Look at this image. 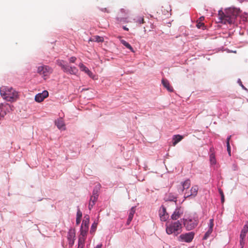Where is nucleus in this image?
<instances>
[{"mask_svg":"<svg viewBox=\"0 0 248 248\" xmlns=\"http://www.w3.org/2000/svg\"><path fill=\"white\" fill-rule=\"evenodd\" d=\"M239 14V10L236 8H230L226 9L225 12L219 10L218 13L219 22L225 24H233Z\"/></svg>","mask_w":248,"mask_h":248,"instance_id":"obj_1","label":"nucleus"},{"mask_svg":"<svg viewBox=\"0 0 248 248\" xmlns=\"http://www.w3.org/2000/svg\"><path fill=\"white\" fill-rule=\"evenodd\" d=\"M0 93L2 98L9 102H14L18 98V93L12 87L2 86L0 88Z\"/></svg>","mask_w":248,"mask_h":248,"instance_id":"obj_2","label":"nucleus"},{"mask_svg":"<svg viewBox=\"0 0 248 248\" xmlns=\"http://www.w3.org/2000/svg\"><path fill=\"white\" fill-rule=\"evenodd\" d=\"M182 232V224L179 221L171 222L166 227V232L168 234L173 233L177 235Z\"/></svg>","mask_w":248,"mask_h":248,"instance_id":"obj_3","label":"nucleus"},{"mask_svg":"<svg viewBox=\"0 0 248 248\" xmlns=\"http://www.w3.org/2000/svg\"><path fill=\"white\" fill-rule=\"evenodd\" d=\"M183 224L187 231H191L195 228L198 224L197 218L190 217L187 218L183 219Z\"/></svg>","mask_w":248,"mask_h":248,"instance_id":"obj_4","label":"nucleus"},{"mask_svg":"<svg viewBox=\"0 0 248 248\" xmlns=\"http://www.w3.org/2000/svg\"><path fill=\"white\" fill-rule=\"evenodd\" d=\"M195 233L193 232L181 234L178 237V239L182 242L190 243L193 239Z\"/></svg>","mask_w":248,"mask_h":248,"instance_id":"obj_5","label":"nucleus"},{"mask_svg":"<svg viewBox=\"0 0 248 248\" xmlns=\"http://www.w3.org/2000/svg\"><path fill=\"white\" fill-rule=\"evenodd\" d=\"M53 71L52 69L47 65H42L37 68V73L44 77L48 76Z\"/></svg>","mask_w":248,"mask_h":248,"instance_id":"obj_6","label":"nucleus"},{"mask_svg":"<svg viewBox=\"0 0 248 248\" xmlns=\"http://www.w3.org/2000/svg\"><path fill=\"white\" fill-rule=\"evenodd\" d=\"M89 222V217L86 219L83 220L80 228V234L79 237H85L88 231V224Z\"/></svg>","mask_w":248,"mask_h":248,"instance_id":"obj_7","label":"nucleus"},{"mask_svg":"<svg viewBox=\"0 0 248 248\" xmlns=\"http://www.w3.org/2000/svg\"><path fill=\"white\" fill-rule=\"evenodd\" d=\"M199 187L198 186H193L190 189V193L189 192H186L184 194V198L185 199L188 198H194L198 193Z\"/></svg>","mask_w":248,"mask_h":248,"instance_id":"obj_8","label":"nucleus"},{"mask_svg":"<svg viewBox=\"0 0 248 248\" xmlns=\"http://www.w3.org/2000/svg\"><path fill=\"white\" fill-rule=\"evenodd\" d=\"M184 210L181 207L176 208L171 216L173 220H177L183 214Z\"/></svg>","mask_w":248,"mask_h":248,"instance_id":"obj_9","label":"nucleus"},{"mask_svg":"<svg viewBox=\"0 0 248 248\" xmlns=\"http://www.w3.org/2000/svg\"><path fill=\"white\" fill-rule=\"evenodd\" d=\"M48 96V92L47 91H44L42 93H38L35 95V100L37 102H41Z\"/></svg>","mask_w":248,"mask_h":248,"instance_id":"obj_10","label":"nucleus"},{"mask_svg":"<svg viewBox=\"0 0 248 248\" xmlns=\"http://www.w3.org/2000/svg\"><path fill=\"white\" fill-rule=\"evenodd\" d=\"M159 216L162 221H165L169 218V215L166 212V208L162 206L159 210Z\"/></svg>","mask_w":248,"mask_h":248,"instance_id":"obj_11","label":"nucleus"},{"mask_svg":"<svg viewBox=\"0 0 248 248\" xmlns=\"http://www.w3.org/2000/svg\"><path fill=\"white\" fill-rule=\"evenodd\" d=\"M78 66L81 71L84 72L86 74H87L90 78L94 79V76L93 73L83 63H80L79 64Z\"/></svg>","mask_w":248,"mask_h":248,"instance_id":"obj_12","label":"nucleus"},{"mask_svg":"<svg viewBox=\"0 0 248 248\" xmlns=\"http://www.w3.org/2000/svg\"><path fill=\"white\" fill-rule=\"evenodd\" d=\"M63 72L71 75H76L78 72V69L75 66L72 67L68 65H66L63 70Z\"/></svg>","mask_w":248,"mask_h":248,"instance_id":"obj_13","label":"nucleus"},{"mask_svg":"<svg viewBox=\"0 0 248 248\" xmlns=\"http://www.w3.org/2000/svg\"><path fill=\"white\" fill-rule=\"evenodd\" d=\"M248 232V221L246 222V223L243 229L241 230L240 235V238L241 239H245L247 233Z\"/></svg>","mask_w":248,"mask_h":248,"instance_id":"obj_14","label":"nucleus"},{"mask_svg":"<svg viewBox=\"0 0 248 248\" xmlns=\"http://www.w3.org/2000/svg\"><path fill=\"white\" fill-rule=\"evenodd\" d=\"M184 139V136L180 135H175L172 137V145L175 146L179 142Z\"/></svg>","mask_w":248,"mask_h":248,"instance_id":"obj_15","label":"nucleus"},{"mask_svg":"<svg viewBox=\"0 0 248 248\" xmlns=\"http://www.w3.org/2000/svg\"><path fill=\"white\" fill-rule=\"evenodd\" d=\"M55 124L59 129L64 130L65 129L64 121L62 118L55 121Z\"/></svg>","mask_w":248,"mask_h":248,"instance_id":"obj_16","label":"nucleus"},{"mask_svg":"<svg viewBox=\"0 0 248 248\" xmlns=\"http://www.w3.org/2000/svg\"><path fill=\"white\" fill-rule=\"evenodd\" d=\"M162 83L164 87L166 88L168 91L170 92H172L173 91V89L172 87L170 86L168 80L163 78L162 79Z\"/></svg>","mask_w":248,"mask_h":248,"instance_id":"obj_17","label":"nucleus"},{"mask_svg":"<svg viewBox=\"0 0 248 248\" xmlns=\"http://www.w3.org/2000/svg\"><path fill=\"white\" fill-rule=\"evenodd\" d=\"M1 106L2 107V108H3V110H6V113L7 112H9L10 111L13 110L14 107L8 104H1Z\"/></svg>","mask_w":248,"mask_h":248,"instance_id":"obj_18","label":"nucleus"},{"mask_svg":"<svg viewBox=\"0 0 248 248\" xmlns=\"http://www.w3.org/2000/svg\"><path fill=\"white\" fill-rule=\"evenodd\" d=\"M85 239V237H79L78 248H84Z\"/></svg>","mask_w":248,"mask_h":248,"instance_id":"obj_19","label":"nucleus"},{"mask_svg":"<svg viewBox=\"0 0 248 248\" xmlns=\"http://www.w3.org/2000/svg\"><path fill=\"white\" fill-rule=\"evenodd\" d=\"M191 185L190 180L187 179L182 183L183 189L182 191H184L185 189H188Z\"/></svg>","mask_w":248,"mask_h":248,"instance_id":"obj_20","label":"nucleus"},{"mask_svg":"<svg viewBox=\"0 0 248 248\" xmlns=\"http://www.w3.org/2000/svg\"><path fill=\"white\" fill-rule=\"evenodd\" d=\"M120 42L127 48L130 49L132 52H134L133 48H132V47L131 46V45L128 43H127V42H126L125 40H123V39H121Z\"/></svg>","mask_w":248,"mask_h":248,"instance_id":"obj_21","label":"nucleus"},{"mask_svg":"<svg viewBox=\"0 0 248 248\" xmlns=\"http://www.w3.org/2000/svg\"><path fill=\"white\" fill-rule=\"evenodd\" d=\"M82 212L78 209L77 213V219H76V223L77 225H78L81 221V218L82 217Z\"/></svg>","mask_w":248,"mask_h":248,"instance_id":"obj_22","label":"nucleus"},{"mask_svg":"<svg viewBox=\"0 0 248 248\" xmlns=\"http://www.w3.org/2000/svg\"><path fill=\"white\" fill-rule=\"evenodd\" d=\"M95 198H96L95 197L93 198L91 196L90 201L89 202V210H91V209L93 208V207L94 205L95 202H96L97 200L95 199Z\"/></svg>","mask_w":248,"mask_h":248,"instance_id":"obj_23","label":"nucleus"},{"mask_svg":"<svg viewBox=\"0 0 248 248\" xmlns=\"http://www.w3.org/2000/svg\"><path fill=\"white\" fill-rule=\"evenodd\" d=\"M92 41H95L96 42H103L104 41V38L103 37L99 36L98 35L94 36L92 39L90 40Z\"/></svg>","mask_w":248,"mask_h":248,"instance_id":"obj_24","label":"nucleus"},{"mask_svg":"<svg viewBox=\"0 0 248 248\" xmlns=\"http://www.w3.org/2000/svg\"><path fill=\"white\" fill-rule=\"evenodd\" d=\"M56 63L58 65L60 66L63 71L66 64H64V61L61 60H58L56 61Z\"/></svg>","mask_w":248,"mask_h":248,"instance_id":"obj_25","label":"nucleus"},{"mask_svg":"<svg viewBox=\"0 0 248 248\" xmlns=\"http://www.w3.org/2000/svg\"><path fill=\"white\" fill-rule=\"evenodd\" d=\"M135 212H136L135 207H132L129 211V216H128L129 220H130V219H133V216H134V214L135 213Z\"/></svg>","mask_w":248,"mask_h":248,"instance_id":"obj_26","label":"nucleus"},{"mask_svg":"<svg viewBox=\"0 0 248 248\" xmlns=\"http://www.w3.org/2000/svg\"><path fill=\"white\" fill-rule=\"evenodd\" d=\"M75 237V233L72 230H70L68 232V236H67L68 239L70 240L72 239H74Z\"/></svg>","mask_w":248,"mask_h":248,"instance_id":"obj_27","label":"nucleus"},{"mask_svg":"<svg viewBox=\"0 0 248 248\" xmlns=\"http://www.w3.org/2000/svg\"><path fill=\"white\" fill-rule=\"evenodd\" d=\"M212 232H213V231L208 229L207 232L204 234L203 239H204V240L207 239L208 238V237L209 236V235L211 234V233Z\"/></svg>","mask_w":248,"mask_h":248,"instance_id":"obj_28","label":"nucleus"},{"mask_svg":"<svg viewBox=\"0 0 248 248\" xmlns=\"http://www.w3.org/2000/svg\"><path fill=\"white\" fill-rule=\"evenodd\" d=\"M196 26L199 29L202 28L203 29V28L204 27V24L203 22H199L198 21H197Z\"/></svg>","mask_w":248,"mask_h":248,"instance_id":"obj_29","label":"nucleus"},{"mask_svg":"<svg viewBox=\"0 0 248 248\" xmlns=\"http://www.w3.org/2000/svg\"><path fill=\"white\" fill-rule=\"evenodd\" d=\"M210 161H211V163L212 164H216V159H215V155L214 154H212L210 155Z\"/></svg>","mask_w":248,"mask_h":248,"instance_id":"obj_30","label":"nucleus"},{"mask_svg":"<svg viewBox=\"0 0 248 248\" xmlns=\"http://www.w3.org/2000/svg\"><path fill=\"white\" fill-rule=\"evenodd\" d=\"M219 194H220L221 197V202L223 203L224 202V200H225V198H224V195L223 192L221 189H219Z\"/></svg>","mask_w":248,"mask_h":248,"instance_id":"obj_31","label":"nucleus"},{"mask_svg":"<svg viewBox=\"0 0 248 248\" xmlns=\"http://www.w3.org/2000/svg\"><path fill=\"white\" fill-rule=\"evenodd\" d=\"M209 222H209V230H211L213 231V228L214 226V219H210Z\"/></svg>","mask_w":248,"mask_h":248,"instance_id":"obj_32","label":"nucleus"},{"mask_svg":"<svg viewBox=\"0 0 248 248\" xmlns=\"http://www.w3.org/2000/svg\"><path fill=\"white\" fill-rule=\"evenodd\" d=\"M136 22L139 24H143L144 20L143 17H140L136 21Z\"/></svg>","mask_w":248,"mask_h":248,"instance_id":"obj_33","label":"nucleus"},{"mask_svg":"<svg viewBox=\"0 0 248 248\" xmlns=\"http://www.w3.org/2000/svg\"><path fill=\"white\" fill-rule=\"evenodd\" d=\"M227 150L228 154H229V156H231V146H230V143H228V144H227Z\"/></svg>","mask_w":248,"mask_h":248,"instance_id":"obj_34","label":"nucleus"},{"mask_svg":"<svg viewBox=\"0 0 248 248\" xmlns=\"http://www.w3.org/2000/svg\"><path fill=\"white\" fill-rule=\"evenodd\" d=\"M74 244V239L68 240V244L70 247H72Z\"/></svg>","mask_w":248,"mask_h":248,"instance_id":"obj_35","label":"nucleus"},{"mask_svg":"<svg viewBox=\"0 0 248 248\" xmlns=\"http://www.w3.org/2000/svg\"><path fill=\"white\" fill-rule=\"evenodd\" d=\"M76 60H77L76 57H71L69 59V62H72V63H75L76 61Z\"/></svg>","mask_w":248,"mask_h":248,"instance_id":"obj_36","label":"nucleus"},{"mask_svg":"<svg viewBox=\"0 0 248 248\" xmlns=\"http://www.w3.org/2000/svg\"><path fill=\"white\" fill-rule=\"evenodd\" d=\"M92 197L93 198L95 197L96 198L95 199L97 200L98 197L97 192H95L94 190H93V195L92 196Z\"/></svg>","mask_w":248,"mask_h":248,"instance_id":"obj_37","label":"nucleus"},{"mask_svg":"<svg viewBox=\"0 0 248 248\" xmlns=\"http://www.w3.org/2000/svg\"><path fill=\"white\" fill-rule=\"evenodd\" d=\"M245 240V239H240V244L241 245V248H243V247L244 246Z\"/></svg>","mask_w":248,"mask_h":248,"instance_id":"obj_38","label":"nucleus"},{"mask_svg":"<svg viewBox=\"0 0 248 248\" xmlns=\"http://www.w3.org/2000/svg\"><path fill=\"white\" fill-rule=\"evenodd\" d=\"M204 17L201 16L199 18V19L197 21H198L199 22H202V21L204 20Z\"/></svg>","mask_w":248,"mask_h":248,"instance_id":"obj_39","label":"nucleus"},{"mask_svg":"<svg viewBox=\"0 0 248 248\" xmlns=\"http://www.w3.org/2000/svg\"><path fill=\"white\" fill-rule=\"evenodd\" d=\"M232 136H229L227 139V141H226V144H228V143H230V140Z\"/></svg>","mask_w":248,"mask_h":248,"instance_id":"obj_40","label":"nucleus"},{"mask_svg":"<svg viewBox=\"0 0 248 248\" xmlns=\"http://www.w3.org/2000/svg\"><path fill=\"white\" fill-rule=\"evenodd\" d=\"M132 219H130V220H129V218H128L127 221V222H126V224L128 225L130 223V222L132 221Z\"/></svg>","mask_w":248,"mask_h":248,"instance_id":"obj_41","label":"nucleus"},{"mask_svg":"<svg viewBox=\"0 0 248 248\" xmlns=\"http://www.w3.org/2000/svg\"><path fill=\"white\" fill-rule=\"evenodd\" d=\"M102 11L103 12H108V13H109V12L107 10V9L106 8H103L102 9Z\"/></svg>","mask_w":248,"mask_h":248,"instance_id":"obj_42","label":"nucleus"},{"mask_svg":"<svg viewBox=\"0 0 248 248\" xmlns=\"http://www.w3.org/2000/svg\"><path fill=\"white\" fill-rule=\"evenodd\" d=\"M102 247V244H99V245H97L94 248H101Z\"/></svg>","mask_w":248,"mask_h":248,"instance_id":"obj_43","label":"nucleus"},{"mask_svg":"<svg viewBox=\"0 0 248 248\" xmlns=\"http://www.w3.org/2000/svg\"><path fill=\"white\" fill-rule=\"evenodd\" d=\"M123 29H124V30L125 31H128V28H127V27H125V26H124V27H123Z\"/></svg>","mask_w":248,"mask_h":248,"instance_id":"obj_44","label":"nucleus"},{"mask_svg":"<svg viewBox=\"0 0 248 248\" xmlns=\"http://www.w3.org/2000/svg\"><path fill=\"white\" fill-rule=\"evenodd\" d=\"M94 232V229H93V228H91V231H90V232Z\"/></svg>","mask_w":248,"mask_h":248,"instance_id":"obj_45","label":"nucleus"},{"mask_svg":"<svg viewBox=\"0 0 248 248\" xmlns=\"http://www.w3.org/2000/svg\"><path fill=\"white\" fill-rule=\"evenodd\" d=\"M121 11L123 12H125L126 11V10H125L124 9H122Z\"/></svg>","mask_w":248,"mask_h":248,"instance_id":"obj_46","label":"nucleus"},{"mask_svg":"<svg viewBox=\"0 0 248 248\" xmlns=\"http://www.w3.org/2000/svg\"><path fill=\"white\" fill-rule=\"evenodd\" d=\"M94 227H95V228L96 227V225H94V224H93V225H92V228H94Z\"/></svg>","mask_w":248,"mask_h":248,"instance_id":"obj_47","label":"nucleus"},{"mask_svg":"<svg viewBox=\"0 0 248 248\" xmlns=\"http://www.w3.org/2000/svg\"><path fill=\"white\" fill-rule=\"evenodd\" d=\"M240 85L243 88L245 89V87L242 85V83H240Z\"/></svg>","mask_w":248,"mask_h":248,"instance_id":"obj_48","label":"nucleus"},{"mask_svg":"<svg viewBox=\"0 0 248 248\" xmlns=\"http://www.w3.org/2000/svg\"><path fill=\"white\" fill-rule=\"evenodd\" d=\"M240 85L243 88L245 89V87L242 85V83H240Z\"/></svg>","mask_w":248,"mask_h":248,"instance_id":"obj_49","label":"nucleus"},{"mask_svg":"<svg viewBox=\"0 0 248 248\" xmlns=\"http://www.w3.org/2000/svg\"><path fill=\"white\" fill-rule=\"evenodd\" d=\"M240 85L243 88L245 89V87L242 85V83H240Z\"/></svg>","mask_w":248,"mask_h":248,"instance_id":"obj_50","label":"nucleus"},{"mask_svg":"<svg viewBox=\"0 0 248 248\" xmlns=\"http://www.w3.org/2000/svg\"><path fill=\"white\" fill-rule=\"evenodd\" d=\"M234 170H237V166H235L234 167Z\"/></svg>","mask_w":248,"mask_h":248,"instance_id":"obj_51","label":"nucleus"},{"mask_svg":"<svg viewBox=\"0 0 248 248\" xmlns=\"http://www.w3.org/2000/svg\"><path fill=\"white\" fill-rule=\"evenodd\" d=\"M240 1V2H242L244 0H239Z\"/></svg>","mask_w":248,"mask_h":248,"instance_id":"obj_52","label":"nucleus"},{"mask_svg":"<svg viewBox=\"0 0 248 248\" xmlns=\"http://www.w3.org/2000/svg\"><path fill=\"white\" fill-rule=\"evenodd\" d=\"M186 192H187V191H186ZM188 192H189V193H190V190L189 191H188Z\"/></svg>","mask_w":248,"mask_h":248,"instance_id":"obj_53","label":"nucleus"}]
</instances>
